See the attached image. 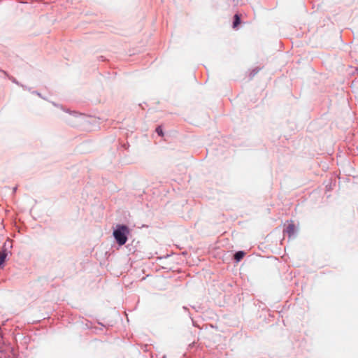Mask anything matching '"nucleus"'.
Returning a JSON list of instances; mask_svg holds the SVG:
<instances>
[{
	"mask_svg": "<svg viewBox=\"0 0 358 358\" xmlns=\"http://www.w3.org/2000/svg\"><path fill=\"white\" fill-rule=\"evenodd\" d=\"M240 22H241L240 17L238 14H236L234 15V21L233 23V27L234 28L237 27V26L240 24Z\"/></svg>",
	"mask_w": 358,
	"mask_h": 358,
	"instance_id": "20e7f679",
	"label": "nucleus"
},
{
	"mask_svg": "<svg viewBox=\"0 0 358 358\" xmlns=\"http://www.w3.org/2000/svg\"><path fill=\"white\" fill-rule=\"evenodd\" d=\"M6 255L4 252H0V266L4 262Z\"/></svg>",
	"mask_w": 358,
	"mask_h": 358,
	"instance_id": "39448f33",
	"label": "nucleus"
},
{
	"mask_svg": "<svg viewBox=\"0 0 358 358\" xmlns=\"http://www.w3.org/2000/svg\"><path fill=\"white\" fill-rule=\"evenodd\" d=\"M129 229L126 225H117V229L113 231V236L120 245H123L127 241V235Z\"/></svg>",
	"mask_w": 358,
	"mask_h": 358,
	"instance_id": "f257e3e1",
	"label": "nucleus"
},
{
	"mask_svg": "<svg viewBox=\"0 0 358 358\" xmlns=\"http://www.w3.org/2000/svg\"><path fill=\"white\" fill-rule=\"evenodd\" d=\"M245 255V252H243V251H238L237 252L235 255H234V258L237 261V262H239L241 261L243 257Z\"/></svg>",
	"mask_w": 358,
	"mask_h": 358,
	"instance_id": "7ed1b4c3",
	"label": "nucleus"
},
{
	"mask_svg": "<svg viewBox=\"0 0 358 358\" xmlns=\"http://www.w3.org/2000/svg\"><path fill=\"white\" fill-rule=\"evenodd\" d=\"M287 232L289 234V235H293L295 231V226L294 224H289L286 229Z\"/></svg>",
	"mask_w": 358,
	"mask_h": 358,
	"instance_id": "f03ea898",
	"label": "nucleus"
},
{
	"mask_svg": "<svg viewBox=\"0 0 358 358\" xmlns=\"http://www.w3.org/2000/svg\"><path fill=\"white\" fill-rule=\"evenodd\" d=\"M156 132L158 134L159 136H164L162 128L160 126L157 127Z\"/></svg>",
	"mask_w": 358,
	"mask_h": 358,
	"instance_id": "423d86ee",
	"label": "nucleus"
}]
</instances>
